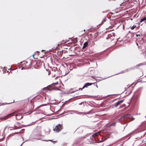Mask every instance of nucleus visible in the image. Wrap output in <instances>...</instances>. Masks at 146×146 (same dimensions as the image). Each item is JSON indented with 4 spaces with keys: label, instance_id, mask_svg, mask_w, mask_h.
Here are the masks:
<instances>
[{
    "label": "nucleus",
    "instance_id": "obj_34",
    "mask_svg": "<svg viewBox=\"0 0 146 146\" xmlns=\"http://www.w3.org/2000/svg\"><path fill=\"white\" fill-rule=\"evenodd\" d=\"M136 44H137V45H138V44H137V43H136Z\"/></svg>",
    "mask_w": 146,
    "mask_h": 146
},
{
    "label": "nucleus",
    "instance_id": "obj_32",
    "mask_svg": "<svg viewBox=\"0 0 146 146\" xmlns=\"http://www.w3.org/2000/svg\"><path fill=\"white\" fill-rule=\"evenodd\" d=\"M84 31H85V30H84Z\"/></svg>",
    "mask_w": 146,
    "mask_h": 146
},
{
    "label": "nucleus",
    "instance_id": "obj_28",
    "mask_svg": "<svg viewBox=\"0 0 146 146\" xmlns=\"http://www.w3.org/2000/svg\"><path fill=\"white\" fill-rule=\"evenodd\" d=\"M23 69V68H22L21 69V70H22Z\"/></svg>",
    "mask_w": 146,
    "mask_h": 146
},
{
    "label": "nucleus",
    "instance_id": "obj_8",
    "mask_svg": "<svg viewBox=\"0 0 146 146\" xmlns=\"http://www.w3.org/2000/svg\"><path fill=\"white\" fill-rule=\"evenodd\" d=\"M88 44V42H85L83 44V46L82 49L85 48L87 46Z\"/></svg>",
    "mask_w": 146,
    "mask_h": 146
},
{
    "label": "nucleus",
    "instance_id": "obj_25",
    "mask_svg": "<svg viewBox=\"0 0 146 146\" xmlns=\"http://www.w3.org/2000/svg\"><path fill=\"white\" fill-rule=\"evenodd\" d=\"M34 54H33V57H34Z\"/></svg>",
    "mask_w": 146,
    "mask_h": 146
},
{
    "label": "nucleus",
    "instance_id": "obj_20",
    "mask_svg": "<svg viewBox=\"0 0 146 146\" xmlns=\"http://www.w3.org/2000/svg\"><path fill=\"white\" fill-rule=\"evenodd\" d=\"M136 36H140V35L139 34H136Z\"/></svg>",
    "mask_w": 146,
    "mask_h": 146
},
{
    "label": "nucleus",
    "instance_id": "obj_1",
    "mask_svg": "<svg viewBox=\"0 0 146 146\" xmlns=\"http://www.w3.org/2000/svg\"><path fill=\"white\" fill-rule=\"evenodd\" d=\"M135 118L132 117L131 115L128 114L121 117L119 119V121L121 124H123L127 122L133 121Z\"/></svg>",
    "mask_w": 146,
    "mask_h": 146
},
{
    "label": "nucleus",
    "instance_id": "obj_5",
    "mask_svg": "<svg viewBox=\"0 0 146 146\" xmlns=\"http://www.w3.org/2000/svg\"><path fill=\"white\" fill-rule=\"evenodd\" d=\"M124 100V99L122 100H121L120 101H118V102L115 103V106L116 107H117L118 106H119L120 104L122 103L123 102Z\"/></svg>",
    "mask_w": 146,
    "mask_h": 146
},
{
    "label": "nucleus",
    "instance_id": "obj_16",
    "mask_svg": "<svg viewBox=\"0 0 146 146\" xmlns=\"http://www.w3.org/2000/svg\"><path fill=\"white\" fill-rule=\"evenodd\" d=\"M106 139H104L103 138L102 139V140L101 141H104Z\"/></svg>",
    "mask_w": 146,
    "mask_h": 146
},
{
    "label": "nucleus",
    "instance_id": "obj_36",
    "mask_svg": "<svg viewBox=\"0 0 146 146\" xmlns=\"http://www.w3.org/2000/svg\"><path fill=\"white\" fill-rule=\"evenodd\" d=\"M43 50H42V51Z\"/></svg>",
    "mask_w": 146,
    "mask_h": 146
},
{
    "label": "nucleus",
    "instance_id": "obj_22",
    "mask_svg": "<svg viewBox=\"0 0 146 146\" xmlns=\"http://www.w3.org/2000/svg\"><path fill=\"white\" fill-rule=\"evenodd\" d=\"M6 127H5V129H4V131H3L4 132L5 131V129H6Z\"/></svg>",
    "mask_w": 146,
    "mask_h": 146
},
{
    "label": "nucleus",
    "instance_id": "obj_11",
    "mask_svg": "<svg viewBox=\"0 0 146 146\" xmlns=\"http://www.w3.org/2000/svg\"><path fill=\"white\" fill-rule=\"evenodd\" d=\"M106 18H105L102 21L100 25H102L104 24V23L106 21Z\"/></svg>",
    "mask_w": 146,
    "mask_h": 146
},
{
    "label": "nucleus",
    "instance_id": "obj_31",
    "mask_svg": "<svg viewBox=\"0 0 146 146\" xmlns=\"http://www.w3.org/2000/svg\"><path fill=\"white\" fill-rule=\"evenodd\" d=\"M14 101H13V102H14ZM13 103V102H11V103Z\"/></svg>",
    "mask_w": 146,
    "mask_h": 146
},
{
    "label": "nucleus",
    "instance_id": "obj_30",
    "mask_svg": "<svg viewBox=\"0 0 146 146\" xmlns=\"http://www.w3.org/2000/svg\"><path fill=\"white\" fill-rule=\"evenodd\" d=\"M52 50H54V49H53V48H52Z\"/></svg>",
    "mask_w": 146,
    "mask_h": 146
},
{
    "label": "nucleus",
    "instance_id": "obj_33",
    "mask_svg": "<svg viewBox=\"0 0 146 146\" xmlns=\"http://www.w3.org/2000/svg\"><path fill=\"white\" fill-rule=\"evenodd\" d=\"M96 87H98L97 85L96 86Z\"/></svg>",
    "mask_w": 146,
    "mask_h": 146
},
{
    "label": "nucleus",
    "instance_id": "obj_12",
    "mask_svg": "<svg viewBox=\"0 0 146 146\" xmlns=\"http://www.w3.org/2000/svg\"><path fill=\"white\" fill-rule=\"evenodd\" d=\"M136 27V25H134L133 26H132V27H131V30H133L135 29V28Z\"/></svg>",
    "mask_w": 146,
    "mask_h": 146
},
{
    "label": "nucleus",
    "instance_id": "obj_17",
    "mask_svg": "<svg viewBox=\"0 0 146 146\" xmlns=\"http://www.w3.org/2000/svg\"><path fill=\"white\" fill-rule=\"evenodd\" d=\"M34 122H33L32 123H31V124H29V125H28V126H30V125H32V123H34Z\"/></svg>",
    "mask_w": 146,
    "mask_h": 146
},
{
    "label": "nucleus",
    "instance_id": "obj_29",
    "mask_svg": "<svg viewBox=\"0 0 146 146\" xmlns=\"http://www.w3.org/2000/svg\"><path fill=\"white\" fill-rule=\"evenodd\" d=\"M82 103H80L79 104H80V105H81V104H82Z\"/></svg>",
    "mask_w": 146,
    "mask_h": 146
},
{
    "label": "nucleus",
    "instance_id": "obj_3",
    "mask_svg": "<svg viewBox=\"0 0 146 146\" xmlns=\"http://www.w3.org/2000/svg\"><path fill=\"white\" fill-rule=\"evenodd\" d=\"M143 65V64L142 63H141L139 64H137L135 66H134L133 67H132L128 69H127L126 70V71L128 72V71H129L131 70H134V69H135V68H137L138 66H140L141 65Z\"/></svg>",
    "mask_w": 146,
    "mask_h": 146
},
{
    "label": "nucleus",
    "instance_id": "obj_7",
    "mask_svg": "<svg viewBox=\"0 0 146 146\" xmlns=\"http://www.w3.org/2000/svg\"><path fill=\"white\" fill-rule=\"evenodd\" d=\"M93 84L92 83H87L84 85L82 88V89H84L85 88H87L88 86H91Z\"/></svg>",
    "mask_w": 146,
    "mask_h": 146
},
{
    "label": "nucleus",
    "instance_id": "obj_21",
    "mask_svg": "<svg viewBox=\"0 0 146 146\" xmlns=\"http://www.w3.org/2000/svg\"><path fill=\"white\" fill-rule=\"evenodd\" d=\"M127 124H126V125L125 126H124V129L125 128V127H126V126H127Z\"/></svg>",
    "mask_w": 146,
    "mask_h": 146
},
{
    "label": "nucleus",
    "instance_id": "obj_2",
    "mask_svg": "<svg viewBox=\"0 0 146 146\" xmlns=\"http://www.w3.org/2000/svg\"><path fill=\"white\" fill-rule=\"evenodd\" d=\"M62 129V125L59 124L56 125L55 127L53 128V130L56 132H58L60 131Z\"/></svg>",
    "mask_w": 146,
    "mask_h": 146
},
{
    "label": "nucleus",
    "instance_id": "obj_24",
    "mask_svg": "<svg viewBox=\"0 0 146 146\" xmlns=\"http://www.w3.org/2000/svg\"><path fill=\"white\" fill-rule=\"evenodd\" d=\"M24 142H23L21 145L20 146H21L22 144H23V143Z\"/></svg>",
    "mask_w": 146,
    "mask_h": 146
},
{
    "label": "nucleus",
    "instance_id": "obj_10",
    "mask_svg": "<svg viewBox=\"0 0 146 146\" xmlns=\"http://www.w3.org/2000/svg\"><path fill=\"white\" fill-rule=\"evenodd\" d=\"M146 20V17H144L141 18L140 21V23H141Z\"/></svg>",
    "mask_w": 146,
    "mask_h": 146
},
{
    "label": "nucleus",
    "instance_id": "obj_13",
    "mask_svg": "<svg viewBox=\"0 0 146 146\" xmlns=\"http://www.w3.org/2000/svg\"><path fill=\"white\" fill-rule=\"evenodd\" d=\"M58 82H56V83H53L52 84V85H58Z\"/></svg>",
    "mask_w": 146,
    "mask_h": 146
},
{
    "label": "nucleus",
    "instance_id": "obj_4",
    "mask_svg": "<svg viewBox=\"0 0 146 146\" xmlns=\"http://www.w3.org/2000/svg\"><path fill=\"white\" fill-rule=\"evenodd\" d=\"M13 113H11L8 114L6 116H5L1 118V119L3 120H5L7 119L9 117L13 116Z\"/></svg>",
    "mask_w": 146,
    "mask_h": 146
},
{
    "label": "nucleus",
    "instance_id": "obj_14",
    "mask_svg": "<svg viewBox=\"0 0 146 146\" xmlns=\"http://www.w3.org/2000/svg\"><path fill=\"white\" fill-rule=\"evenodd\" d=\"M134 132V131H133V132H131V133H130L128 135L130 136V135H132L133 134V133Z\"/></svg>",
    "mask_w": 146,
    "mask_h": 146
},
{
    "label": "nucleus",
    "instance_id": "obj_35",
    "mask_svg": "<svg viewBox=\"0 0 146 146\" xmlns=\"http://www.w3.org/2000/svg\"><path fill=\"white\" fill-rule=\"evenodd\" d=\"M4 137H5V136H3V138H4Z\"/></svg>",
    "mask_w": 146,
    "mask_h": 146
},
{
    "label": "nucleus",
    "instance_id": "obj_9",
    "mask_svg": "<svg viewBox=\"0 0 146 146\" xmlns=\"http://www.w3.org/2000/svg\"><path fill=\"white\" fill-rule=\"evenodd\" d=\"M99 134H100V133L99 132H98L97 133H95L93 135H92V137H94L97 136Z\"/></svg>",
    "mask_w": 146,
    "mask_h": 146
},
{
    "label": "nucleus",
    "instance_id": "obj_27",
    "mask_svg": "<svg viewBox=\"0 0 146 146\" xmlns=\"http://www.w3.org/2000/svg\"><path fill=\"white\" fill-rule=\"evenodd\" d=\"M2 140V139H0V141H1Z\"/></svg>",
    "mask_w": 146,
    "mask_h": 146
},
{
    "label": "nucleus",
    "instance_id": "obj_18",
    "mask_svg": "<svg viewBox=\"0 0 146 146\" xmlns=\"http://www.w3.org/2000/svg\"><path fill=\"white\" fill-rule=\"evenodd\" d=\"M92 137H90V140H91V141L92 140Z\"/></svg>",
    "mask_w": 146,
    "mask_h": 146
},
{
    "label": "nucleus",
    "instance_id": "obj_6",
    "mask_svg": "<svg viewBox=\"0 0 146 146\" xmlns=\"http://www.w3.org/2000/svg\"><path fill=\"white\" fill-rule=\"evenodd\" d=\"M108 38H110L111 40H113L114 38V34L112 33L111 34L108 35Z\"/></svg>",
    "mask_w": 146,
    "mask_h": 146
},
{
    "label": "nucleus",
    "instance_id": "obj_19",
    "mask_svg": "<svg viewBox=\"0 0 146 146\" xmlns=\"http://www.w3.org/2000/svg\"><path fill=\"white\" fill-rule=\"evenodd\" d=\"M83 113H83V112H80L78 114H81Z\"/></svg>",
    "mask_w": 146,
    "mask_h": 146
},
{
    "label": "nucleus",
    "instance_id": "obj_23",
    "mask_svg": "<svg viewBox=\"0 0 146 146\" xmlns=\"http://www.w3.org/2000/svg\"><path fill=\"white\" fill-rule=\"evenodd\" d=\"M82 89V88H80L79 89V90H82V89Z\"/></svg>",
    "mask_w": 146,
    "mask_h": 146
},
{
    "label": "nucleus",
    "instance_id": "obj_26",
    "mask_svg": "<svg viewBox=\"0 0 146 146\" xmlns=\"http://www.w3.org/2000/svg\"><path fill=\"white\" fill-rule=\"evenodd\" d=\"M51 141L52 142V140H50L47 141Z\"/></svg>",
    "mask_w": 146,
    "mask_h": 146
},
{
    "label": "nucleus",
    "instance_id": "obj_15",
    "mask_svg": "<svg viewBox=\"0 0 146 146\" xmlns=\"http://www.w3.org/2000/svg\"><path fill=\"white\" fill-rule=\"evenodd\" d=\"M115 123H112V124H111L110 125V126H114L115 125Z\"/></svg>",
    "mask_w": 146,
    "mask_h": 146
}]
</instances>
